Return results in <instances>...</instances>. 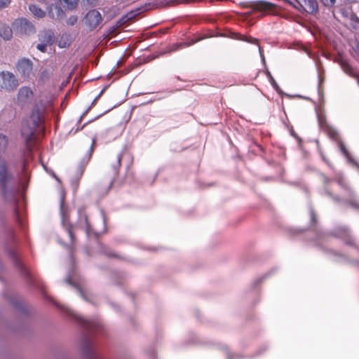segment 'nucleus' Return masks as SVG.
<instances>
[{
	"label": "nucleus",
	"instance_id": "f257e3e1",
	"mask_svg": "<svg viewBox=\"0 0 359 359\" xmlns=\"http://www.w3.org/2000/svg\"><path fill=\"white\" fill-rule=\"evenodd\" d=\"M14 174L8 170L6 162L0 159V189L4 198L8 202L17 204L18 198L22 196L29 182V175L27 168V159L22 161V168L19 174V188L13 185Z\"/></svg>",
	"mask_w": 359,
	"mask_h": 359
},
{
	"label": "nucleus",
	"instance_id": "f03ea898",
	"mask_svg": "<svg viewBox=\"0 0 359 359\" xmlns=\"http://www.w3.org/2000/svg\"><path fill=\"white\" fill-rule=\"evenodd\" d=\"M61 309L84 329L80 344V351L83 359H102L95 348L92 338L93 334L102 332L103 330L102 323L98 320H87L67 307L62 306Z\"/></svg>",
	"mask_w": 359,
	"mask_h": 359
},
{
	"label": "nucleus",
	"instance_id": "7ed1b4c3",
	"mask_svg": "<svg viewBox=\"0 0 359 359\" xmlns=\"http://www.w3.org/2000/svg\"><path fill=\"white\" fill-rule=\"evenodd\" d=\"M43 122V109L41 106L36 104L32 109L29 118L22 123L21 135L29 152L31 151V147H32L36 130L37 129L39 131L44 130L42 126Z\"/></svg>",
	"mask_w": 359,
	"mask_h": 359
},
{
	"label": "nucleus",
	"instance_id": "20e7f679",
	"mask_svg": "<svg viewBox=\"0 0 359 359\" xmlns=\"http://www.w3.org/2000/svg\"><path fill=\"white\" fill-rule=\"evenodd\" d=\"M318 125L321 130L325 131L327 135L331 138L332 140L337 142L339 149L341 154L346 157L347 161L356 165L359 168V165L357 163V162L349 154L348 150L346 149L345 145L344 143L339 139V135L337 131L332 128L331 126H330L325 117H322L320 116H318Z\"/></svg>",
	"mask_w": 359,
	"mask_h": 359
},
{
	"label": "nucleus",
	"instance_id": "39448f33",
	"mask_svg": "<svg viewBox=\"0 0 359 359\" xmlns=\"http://www.w3.org/2000/svg\"><path fill=\"white\" fill-rule=\"evenodd\" d=\"M12 25L14 33L20 36L30 35L35 32L33 23L25 18L15 19Z\"/></svg>",
	"mask_w": 359,
	"mask_h": 359
},
{
	"label": "nucleus",
	"instance_id": "423d86ee",
	"mask_svg": "<svg viewBox=\"0 0 359 359\" xmlns=\"http://www.w3.org/2000/svg\"><path fill=\"white\" fill-rule=\"evenodd\" d=\"M75 227L83 230L88 238L92 234L95 237H97L100 233V232H98L96 229L92 227L88 221L85 210L83 208L78 210V219L75 224Z\"/></svg>",
	"mask_w": 359,
	"mask_h": 359
},
{
	"label": "nucleus",
	"instance_id": "0eeeda50",
	"mask_svg": "<svg viewBox=\"0 0 359 359\" xmlns=\"http://www.w3.org/2000/svg\"><path fill=\"white\" fill-rule=\"evenodd\" d=\"M60 212L61 217V224L67 233L70 241L72 243L74 240V236L72 231L73 225L69 222V215L67 209L65 207V196L61 194L60 200Z\"/></svg>",
	"mask_w": 359,
	"mask_h": 359
},
{
	"label": "nucleus",
	"instance_id": "6e6552de",
	"mask_svg": "<svg viewBox=\"0 0 359 359\" xmlns=\"http://www.w3.org/2000/svg\"><path fill=\"white\" fill-rule=\"evenodd\" d=\"M9 256L13 261V264L19 269L21 275L26 279L27 283L30 285H35L36 280L31 274V273L20 262L17 254L12 250L8 252Z\"/></svg>",
	"mask_w": 359,
	"mask_h": 359
},
{
	"label": "nucleus",
	"instance_id": "1a4fd4ad",
	"mask_svg": "<svg viewBox=\"0 0 359 359\" xmlns=\"http://www.w3.org/2000/svg\"><path fill=\"white\" fill-rule=\"evenodd\" d=\"M18 82L15 75L9 72H1L0 73V87L8 91L15 89Z\"/></svg>",
	"mask_w": 359,
	"mask_h": 359
},
{
	"label": "nucleus",
	"instance_id": "9d476101",
	"mask_svg": "<svg viewBox=\"0 0 359 359\" xmlns=\"http://www.w3.org/2000/svg\"><path fill=\"white\" fill-rule=\"evenodd\" d=\"M101 13L96 9L90 10L83 18L84 23L90 30H93L99 27L102 22Z\"/></svg>",
	"mask_w": 359,
	"mask_h": 359
},
{
	"label": "nucleus",
	"instance_id": "9b49d317",
	"mask_svg": "<svg viewBox=\"0 0 359 359\" xmlns=\"http://www.w3.org/2000/svg\"><path fill=\"white\" fill-rule=\"evenodd\" d=\"M16 68L21 77L25 80H28L34 76L33 64L29 59L22 58L19 60Z\"/></svg>",
	"mask_w": 359,
	"mask_h": 359
},
{
	"label": "nucleus",
	"instance_id": "f8f14e48",
	"mask_svg": "<svg viewBox=\"0 0 359 359\" xmlns=\"http://www.w3.org/2000/svg\"><path fill=\"white\" fill-rule=\"evenodd\" d=\"M337 183L339 185L347 191L346 203L351 205L352 208L359 210V198L357 197L355 192L348 187V184L343 178H338Z\"/></svg>",
	"mask_w": 359,
	"mask_h": 359
},
{
	"label": "nucleus",
	"instance_id": "ddd939ff",
	"mask_svg": "<svg viewBox=\"0 0 359 359\" xmlns=\"http://www.w3.org/2000/svg\"><path fill=\"white\" fill-rule=\"evenodd\" d=\"M75 276H76V271L74 269V268L72 267L69 271H68V273H67V278L65 279V282L70 285H72L73 287H75V289L76 290L78 294L86 301H88L89 302L90 300L88 299V297H86V295L84 294V292H83V290H81V288L80 287V286L76 283V280H75Z\"/></svg>",
	"mask_w": 359,
	"mask_h": 359
},
{
	"label": "nucleus",
	"instance_id": "4468645a",
	"mask_svg": "<svg viewBox=\"0 0 359 359\" xmlns=\"http://www.w3.org/2000/svg\"><path fill=\"white\" fill-rule=\"evenodd\" d=\"M121 159H122V153H119L116 156L115 161L114 163H112L111 165V168L112 169V174H111V176L110 177L109 182L106 192H107L111 188L116 177L118 175Z\"/></svg>",
	"mask_w": 359,
	"mask_h": 359
},
{
	"label": "nucleus",
	"instance_id": "2eb2a0df",
	"mask_svg": "<svg viewBox=\"0 0 359 359\" xmlns=\"http://www.w3.org/2000/svg\"><path fill=\"white\" fill-rule=\"evenodd\" d=\"M47 13L50 18L57 20L62 19L65 15L63 9L59 5L53 4L47 6Z\"/></svg>",
	"mask_w": 359,
	"mask_h": 359
},
{
	"label": "nucleus",
	"instance_id": "dca6fc26",
	"mask_svg": "<svg viewBox=\"0 0 359 359\" xmlns=\"http://www.w3.org/2000/svg\"><path fill=\"white\" fill-rule=\"evenodd\" d=\"M334 236L343 238L346 244L348 245H353L355 243L354 238L351 236L349 230L345 226L337 229V232L334 233Z\"/></svg>",
	"mask_w": 359,
	"mask_h": 359
},
{
	"label": "nucleus",
	"instance_id": "f3484780",
	"mask_svg": "<svg viewBox=\"0 0 359 359\" xmlns=\"http://www.w3.org/2000/svg\"><path fill=\"white\" fill-rule=\"evenodd\" d=\"M95 143V140H93L90 147H89V149L85 154V156L82 158V159L80 162L79 166L78 168V173L80 176L82 175L83 170H84V168L88 164V163L89 162L90 159L91 158Z\"/></svg>",
	"mask_w": 359,
	"mask_h": 359
},
{
	"label": "nucleus",
	"instance_id": "a211bd4d",
	"mask_svg": "<svg viewBox=\"0 0 359 359\" xmlns=\"http://www.w3.org/2000/svg\"><path fill=\"white\" fill-rule=\"evenodd\" d=\"M13 27H10L4 22H0V36L5 41L11 39L13 36Z\"/></svg>",
	"mask_w": 359,
	"mask_h": 359
},
{
	"label": "nucleus",
	"instance_id": "6ab92c4d",
	"mask_svg": "<svg viewBox=\"0 0 359 359\" xmlns=\"http://www.w3.org/2000/svg\"><path fill=\"white\" fill-rule=\"evenodd\" d=\"M142 12L141 8H137L135 10H132L129 12H128L125 15H123L121 18L118 22V24L119 25H122L126 22H128L129 20H133L136 16L140 15Z\"/></svg>",
	"mask_w": 359,
	"mask_h": 359
},
{
	"label": "nucleus",
	"instance_id": "aec40b11",
	"mask_svg": "<svg viewBox=\"0 0 359 359\" xmlns=\"http://www.w3.org/2000/svg\"><path fill=\"white\" fill-rule=\"evenodd\" d=\"M39 40L48 46H50L55 41L54 33L51 30H46L39 34Z\"/></svg>",
	"mask_w": 359,
	"mask_h": 359
},
{
	"label": "nucleus",
	"instance_id": "412c9836",
	"mask_svg": "<svg viewBox=\"0 0 359 359\" xmlns=\"http://www.w3.org/2000/svg\"><path fill=\"white\" fill-rule=\"evenodd\" d=\"M304 6L303 11L310 14H316L318 12V4L316 0H307Z\"/></svg>",
	"mask_w": 359,
	"mask_h": 359
},
{
	"label": "nucleus",
	"instance_id": "4be33fe9",
	"mask_svg": "<svg viewBox=\"0 0 359 359\" xmlns=\"http://www.w3.org/2000/svg\"><path fill=\"white\" fill-rule=\"evenodd\" d=\"M29 10L32 13V15L38 18H43L46 16V11L42 10L39 6L36 4H30L29 6Z\"/></svg>",
	"mask_w": 359,
	"mask_h": 359
},
{
	"label": "nucleus",
	"instance_id": "5701e85b",
	"mask_svg": "<svg viewBox=\"0 0 359 359\" xmlns=\"http://www.w3.org/2000/svg\"><path fill=\"white\" fill-rule=\"evenodd\" d=\"M312 231L315 236L314 240L317 245L319 244L321 240L325 239V238L328 236L326 233L322 231L316 227H314Z\"/></svg>",
	"mask_w": 359,
	"mask_h": 359
},
{
	"label": "nucleus",
	"instance_id": "b1692460",
	"mask_svg": "<svg viewBox=\"0 0 359 359\" xmlns=\"http://www.w3.org/2000/svg\"><path fill=\"white\" fill-rule=\"evenodd\" d=\"M11 304L13 306V307L21 312L22 313H27V309L25 307V306L20 301L18 300H12L11 302Z\"/></svg>",
	"mask_w": 359,
	"mask_h": 359
},
{
	"label": "nucleus",
	"instance_id": "393cba45",
	"mask_svg": "<svg viewBox=\"0 0 359 359\" xmlns=\"http://www.w3.org/2000/svg\"><path fill=\"white\" fill-rule=\"evenodd\" d=\"M62 4L65 5V6L70 10L72 11L75 9L77 6V0H59Z\"/></svg>",
	"mask_w": 359,
	"mask_h": 359
},
{
	"label": "nucleus",
	"instance_id": "a878e982",
	"mask_svg": "<svg viewBox=\"0 0 359 359\" xmlns=\"http://www.w3.org/2000/svg\"><path fill=\"white\" fill-rule=\"evenodd\" d=\"M340 65L343 71L348 75L355 76L351 66L346 61H341Z\"/></svg>",
	"mask_w": 359,
	"mask_h": 359
},
{
	"label": "nucleus",
	"instance_id": "bb28decb",
	"mask_svg": "<svg viewBox=\"0 0 359 359\" xmlns=\"http://www.w3.org/2000/svg\"><path fill=\"white\" fill-rule=\"evenodd\" d=\"M266 75L267 76V77L269 79V81L270 83L271 84V86H273V88L278 93H280L281 90H280L278 83H276V81H275V79H273V77L272 76L271 74L270 73V72L268 69L266 70Z\"/></svg>",
	"mask_w": 359,
	"mask_h": 359
},
{
	"label": "nucleus",
	"instance_id": "cd10ccee",
	"mask_svg": "<svg viewBox=\"0 0 359 359\" xmlns=\"http://www.w3.org/2000/svg\"><path fill=\"white\" fill-rule=\"evenodd\" d=\"M99 248L102 253L106 255L108 257H118V255L116 254L111 252L107 246H105L102 244H99Z\"/></svg>",
	"mask_w": 359,
	"mask_h": 359
},
{
	"label": "nucleus",
	"instance_id": "c85d7f7f",
	"mask_svg": "<svg viewBox=\"0 0 359 359\" xmlns=\"http://www.w3.org/2000/svg\"><path fill=\"white\" fill-rule=\"evenodd\" d=\"M14 215H15V219L16 222L18 224V225L20 227L23 228L24 227L23 219L22 217L20 212L18 210V208L17 206L15 207Z\"/></svg>",
	"mask_w": 359,
	"mask_h": 359
},
{
	"label": "nucleus",
	"instance_id": "c756f323",
	"mask_svg": "<svg viewBox=\"0 0 359 359\" xmlns=\"http://www.w3.org/2000/svg\"><path fill=\"white\" fill-rule=\"evenodd\" d=\"M18 93L21 96H25L26 97H29L32 94V92L29 88H26V87H22L20 89Z\"/></svg>",
	"mask_w": 359,
	"mask_h": 359
},
{
	"label": "nucleus",
	"instance_id": "7c9ffc66",
	"mask_svg": "<svg viewBox=\"0 0 359 359\" xmlns=\"http://www.w3.org/2000/svg\"><path fill=\"white\" fill-rule=\"evenodd\" d=\"M99 0H82V4L86 7H95Z\"/></svg>",
	"mask_w": 359,
	"mask_h": 359
},
{
	"label": "nucleus",
	"instance_id": "2f4dec72",
	"mask_svg": "<svg viewBox=\"0 0 359 359\" xmlns=\"http://www.w3.org/2000/svg\"><path fill=\"white\" fill-rule=\"evenodd\" d=\"M77 21L78 17L75 15H72L67 18L66 23L69 26H74L77 22Z\"/></svg>",
	"mask_w": 359,
	"mask_h": 359
},
{
	"label": "nucleus",
	"instance_id": "473e14b6",
	"mask_svg": "<svg viewBox=\"0 0 359 359\" xmlns=\"http://www.w3.org/2000/svg\"><path fill=\"white\" fill-rule=\"evenodd\" d=\"M269 276V273H266L262 277L257 278L252 283V286L254 287H257L259 284H260L262 281L266 279Z\"/></svg>",
	"mask_w": 359,
	"mask_h": 359
},
{
	"label": "nucleus",
	"instance_id": "72a5a7b5",
	"mask_svg": "<svg viewBox=\"0 0 359 359\" xmlns=\"http://www.w3.org/2000/svg\"><path fill=\"white\" fill-rule=\"evenodd\" d=\"M320 1L325 6V7H332L334 6L336 3V0H320Z\"/></svg>",
	"mask_w": 359,
	"mask_h": 359
},
{
	"label": "nucleus",
	"instance_id": "f704fd0d",
	"mask_svg": "<svg viewBox=\"0 0 359 359\" xmlns=\"http://www.w3.org/2000/svg\"><path fill=\"white\" fill-rule=\"evenodd\" d=\"M298 4L299 6H294L299 11H302L304 9V5L307 0H295Z\"/></svg>",
	"mask_w": 359,
	"mask_h": 359
},
{
	"label": "nucleus",
	"instance_id": "c9c22d12",
	"mask_svg": "<svg viewBox=\"0 0 359 359\" xmlns=\"http://www.w3.org/2000/svg\"><path fill=\"white\" fill-rule=\"evenodd\" d=\"M60 243L61 245H62L64 246H66L69 249V258H70L71 262L72 263V264H74V259L73 255H72V248L71 246L67 245L62 241H60Z\"/></svg>",
	"mask_w": 359,
	"mask_h": 359
},
{
	"label": "nucleus",
	"instance_id": "e433bc0d",
	"mask_svg": "<svg viewBox=\"0 0 359 359\" xmlns=\"http://www.w3.org/2000/svg\"><path fill=\"white\" fill-rule=\"evenodd\" d=\"M11 2V0H0V10L8 7Z\"/></svg>",
	"mask_w": 359,
	"mask_h": 359
},
{
	"label": "nucleus",
	"instance_id": "4c0bfd02",
	"mask_svg": "<svg viewBox=\"0 0 359 359\" xmlns=\"http://www.w3.org/2000/svg\"><path fill=\"white\" fill-rule=\"evenodd\" d=\"M47 44H46V43H43V42H41V43H39L37 46H36V48L41 51V52H46V48H47Z\"/></svg>",
	"mask_w": 359,
	"mask_h": 359
},
{
	"label": "nucleus",
	"instance_id": "58836bf2",
	"mask_svg": "<svg viewBox=\"0 0 359 359\" xmlns=\"http://www.w3.org/2000/svg\"><path fill=\"white\" fill-rule=\"evenodd\" d=\"M310 212V217H311V223H316V215L314 212V210L312 208H310L309 209Z\"/></svg>",
	"mask_w": 359,
	"mask_h": 359
},
{
	"label": "nucleus",
	"instance_id": "ea45409f",
	"mask_svg": "<svg viewBox=\"0 0 359 359\" xmlns=\"http://www.w3.org/2000/svg\"><path fill=\"white\" fill-rule=\"evenodd\" d=\"M101 218L103 224V231H106V217L104 212L102 210L100 211Z\"/></svg>",
	"mask_w": 359,
	"mask_h": 359
},
{
	"label": "nucleus",
	"instance_id": "a19ab883",
	"mask_svg": "<svg viewBox=\"0 0 359 359\" xmlns=\"http://www.w3.org/2000/svg\"><path fill=\"white\" fill-rule=\"evenodd\" d=\"M240 356L238 355L231 354L229 352L227 353L226 359H236Z\"/></svg>",
	"mask_w": 359,
	"mask_h": 359
},
{
	"label": "nucleus",
	"instance_id": "79ce46f5",
	"mask_svg": "<svg viewBox=\"0 0 359 359\" xmlns=\"http://www.w3.org/2000/svg\"><path fill=\"white\" fill-rule=\"evenodd\" d=\"M86 125V123H84L81 128L79 127H77L75 130H74V128H72L71 130H70V133H73V134H75L79 130L83 129L84 128V126Z\"/></svg>",
	"mask_w": 359,
	"mask_h": 359
},
{
	"label": "nucleus",
	"instance_id": "37998d69",
	"mask_svg": "<svg viewBox=\"0 0 359 359\" xmlns=\"http://www.w3.org/2000/svg\"><path fill=\"white\" fill-rule=\"evenodd\" d=\"M326 191V194L330 196V197H332L333 198V200H334L335 201H340L341 199L338 197V196H333L330 191Z\"/></svg>",
	"mask_w": 359,
	"mask_h": 359
},
{
	"label": "nucleus",
	"instance_id": "c03bdc74",
	"mask_svg": "<svg viewBox=\"0 0 359 359\" xmlns=\"http://www.w3.org/2000/svg\"><path fill=\"white\" fill-rule=\"evenodd\" d=\"M48 76V72L46 70H43L41 73V76H40V79H43V78H46Z\"/></svg>",
	"mask_w": 359,
	"mask_h": 359
},
{
	"label": "nucleus",
	"instance_id": "a18cd8bd",
	"mask_svg": "<svg viewBox=\"0 0 359 359\" xmlns=\"http://www.w3.org/2000/svg\"><path fill=\"white\" fill-rule=\"evenodd\" d=\"M90 107H89L82 114L81 116L79 117V122H81V119L83 118V117L87 114L88 111L89 110Z\"/></svg>",
	"mask_w": 359,
	"mask_h": 359
},
{
	"label": "nucleus",
	"instance_id": "49530a36",
	"mask_svg": "<svg viewBox=\"0 0 359 359\" xmlns=\"http://www.w3.org/2000/svg\"><path fill=\"white\" fill-rule=\"evenodd\" d=\"M107 86H104V88L100 91V93L95 97H97V99H99V97L104 92V90L107 89Z\"/></svg>",
	"mask_w": 359,
	"mask_h": 359
},
{
	"label": "nucleus",
	"instance_id": "de8ad7c7",
	"mask_svg": "<svg viewBox=\"0 0 359 359\" xmlns=\"http://www.w3.org/2000/svg\"><path fill=\"white\" fill-rule=\"evenodd\" d=\"M107 86H104V88L100 91V93L95 97H97V99H99V97L104 92V90L107 89Z\"/></svg>",
	"mask_w": 359,
	"mask_h": 359
},
{
	"label": "nucleus",
	"instance_id": "09e8293b",
	"mask_svg": "<svg viewBox=\"0 0 359 359\" xmlns=\"http://www.w3.org/2000/svg\"><path fill=\"white\" fill-rule=\"evenodd\" d=\"M10 234H11V239H12V240H14V236H15V235H14V231H13V229H11V231H10Z\"/></svg>",
	"mask_w": 359,
	"mask_h": 359
},
{
	"label": "nucleus",
	"instance_id": "8fccbe9b",
	"mask_svg": "<svg viewBox=\"0 0 359 359\" xmlns=\"http://www.w3.org/2000/svg\"><path fill=\"white\" fill-rule=\"evenodd\" d=\"M259 53H260V55H261V57H262V62L264 63V65H265V59H264V57L263 54L262 53L260 49H259Z\"/></svg>",
	"mask_w": 359,
	"mask_h": 359
},
{
	"label": "nucleus",
	"instance_id": "3c124183",
	"mask_svg": "<svg viewBox=\"0 0 359 359\" xmlns=\"http://www.w3.org/2000/svg\"><path fill=\"white\" fill-rule=\"evenodd\" d=\"M323 180H324L325 184H327L330 181V179L325 176H323Z\"/></svg>",
	"mask_w": 359,
	"mask_h": 359
},
{
	"label": "nucleus",
	"instance_id": "603ef678",
	"mask_svg": "<svg viewBox=\"0 0 359 359\" xmlns=\"http://www.w3.org/2000/svg\"><path fill=\"white\" fill-rule=\"evenodd\" d=\"M352 19L355 20V21H357V22H359V18L357 16L353 17Z\"/></svg>",
	"mask_w": 359,
	"mask_h": 359
},
{
	"label": "nucleus",
	"instance_id": "864d4df0",
	"mask_svg": "<svg viewBox=\"0 0 359 359\" xmlns=\"http://www.w3.org/2000/svg\"><path fill=\"white\" fill-rule=\"evenodd\" d=\"M26 150H27V151H26V155H27V158H29V155H30V154H31L32 151H31L30 152H29L27 148H26Z\"/></svg>",
	"mask_w": 359,
	"mask_h": 359
},
{
	"label": "nucleus",
	"instance_id": "5fc2aeb1",
	"mask_svg": "<svg viewBox=\"0 0 359 359\" xmlns=\"http://www.w3.org/2000/svg\"><path fill=\"white\" fill-rule=\"evenodd\" d=\"M97 100H98V99H97V97H95V99L93 100V102H92V103H91V106H92L93 104H95V102Z\"/></svg>",
	"mask_w": 359,
	"mask_h": 359
},
{
	"label": "nucleus",
	"instance_id": "6e6d98bb",
	"mask_svg": "<svg viewBox=\"0 0 359 359\" xmlns=\"http://www.w3.org/2000/svg\"><path fill=\"white\" fill-rule=\"evenodd\" d=\"M359 50V44L356 46L355 50Z\"/></svg>",
	"mask_w": 359,
	"mask_h": 359
},
{
	"label": "nucleus",
	"instance_id": "4d7b16f0",
	"mask_svg": "<svg viewBox=\"0 0 359 359\" xmlns=\"http://www.w3.org/2000/svg\"><path fill=\"white\" fill-rule=\"evenodd\" d=\"M291 135L294 137H296V135H294V132L293 131H291Z\"/></svg>",
	"mask_w": 359,
	"mask_h": 359
},
{
	"label": "nucleus",
	"instance_id": "13d9d810",
	"mask_svg": "<svg viewBox=\"0 0 359 359\" xmlns=\"http://www.w3.org/2000/svg\"><path fill=\"white\" fill-rule=\"evenodd\" d=\"M116 275H117L118 277L122 276V275H121V274H120V273H116Z\"/></svg>",
	"mask_w": 359,
	"mask_h": 359
},
{
	"label": "nucleus",
	"instance_id": "bf43d9fd",
	"mask_svg": "<svg viewBox=\"0 0 359 359\" xmlns=\"http://www.w3.org/2000/svg\"><path fill=\"white\" fill-rule=\"evenodd\" d=\"M273 271V269H271V271H269V276L271 275V272Z\"/></svg>",
	"mask_w": 359,
	"mask_h": 359
}]
</instances>
